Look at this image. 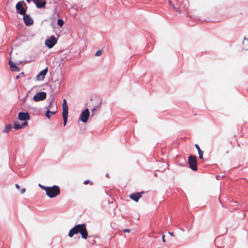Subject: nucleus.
I'll list each match as a JSON object with an SVG mask.
<instances>
[{"label":"nucleus","instance_id":"c756f323","mask_svg":"<svg viewBox=\"0 0 248 248\" xmlns=\"http://www.w3.org/2000/svg\"><path fill=\"white\" fill-rule=\"evenodd\" d=\"M162 239L163 242H165V235L164 234H163L162 236Z\"/></svg>","mask_w":248,"mask_h":248},{"label":"nucleus","instance_id":"6e6552de","mask_svg":"<svg viewBox=\"0 0 248 248\" xmlns=\"http://www.w3.org/2000/svg\"><path fill=\"white\" fill-rule=\"evenodd\" d=\"M23 20L25 23V24L27 26L31 25L33 23V19L30 17L29 15H27L25 14V15H23Z\"/></svg>","mask_w":248,"mask_h":248},{"label":"nucleus","instance_id":"f257e3e1","mask_svg":"<svg viewBox=\"0 0 248 248\" xmlns=\"http://www.w3.org/2000/svg\"><path fill=\"white\" fill-rule=\"evenodd\" d=\"M86 225L85 224H80L75 225L73 228L70 229L68 233L69 237H72L75 234L79 233L83 239H86L88 237V232L86 230Z\"/></svg>","mask_w":248,"mask_h":248},{"label":"nucleus","instance_id":"a878e982","mask_svg":"<svg viewBox=\"0 0 248 248\" xmlns=\"http://www.w3.org/2000/svg\"><path fill=\"white\" fill-rule=\"evenodd\" d=\"M27 124L28 123L25 121V122L22 124H21L22 128L24 127L25 125H27Z\"/></svg>","mask_w":248,"mask_h":248},{"label":"nucleus","instance_id":"2eb2a0df","mask_svg":"<svg viewBox=\"0 0 248 248\" xmlns=\"http://www.w3.org/2000/svg\"><path fill=\"white\" fill-rule=\"evenodd\" d=\"M195 146L198 151L199 158L200 159H202L203 158V151L201 150V149L198 144H195Z\"/></svg>","mask_w":248,"mask_h":248},{"label":"nucleus","instance_id":"7c9ffc66","mask_svg":"<svg viewBox=\"0 0 248 248\" xmlns=\"http://www.w3.org/2000/svg\"><path fill=\"white\" fill-rule=\"evenodd\" d=\"M25 188H23L21 189V193L23 194L25 192Z\"/></svg>","mask_w":248,"mask_h":248},{"label":"nucleus","instance_id":"4468645a","mask_svg":"<svg viewBox=\"0 0 248 248\" xmlns=\"http://www.w3.org/2000/svg\"><path fill=\"white\" fill-rule=\"evenodd\" d=\"M57 112V108L56 107L54 109L52 108V110H50L49 109H47V111L46 113V116L47 118L48 119L50 117V114H55Z\"/></svg>","mask_w":248,"mask_h":248},{"label":"nucleus","instance_id":"1a4fd4ad","mask_svg":"<svg viewBox=\"0 0 248 248\" xmlns=\"http://www.w3.org/2000/svg\"><path fill=\"white\" fill-rule=\"evenodd\" d=\"M47 67H46L45 69L40 71L36 77V80L40 81L43 80L44 79L45 76L47 74Z\"/></svg>","mask_w":248,"mask_h":248},{"label":"nucleus","instance_id":"39448f33","mask_svg":"<svg viewBox=\"0 0 248 248\" xmlns=\"http://www.w3.org/2000/svg\"><path fill=\"white\" fill-rule=\"evenodd\" d=\"M57 42V41L54 35H51L49 38L46 40L45 45L49 48H51L55 45Z\"/></svg>","mask_w":248,"mask_h":248},{"label":"nucleus","instance_id":"f704fd0d","mask_svg":"<svg viewBox=\"0 0 248 248\" xmlns=\"http://www.w3.org/2000/svg\"><path fill=\"white\" fill-rule=\"evenodd\" d=\"M19 76H16V78L18 79L19 78Z\"/></svg>","mask_w":248,"mask_h":248},{"label":"nucleus","instance_id":"6ab92c4d","mask_svg":"<svg viewBox=\"0 0 248 248\" xmlns=\"http://www.w3.org/2000/svg\"><path fill=\"white\" fill-rule=\"evenodd\" d=\"M12 128V124H7L5 126V128L3 130V132L4 133H8L11 130V129Z\"/></svg>","mask_w":248,"mask_h":248},{"label":"nucleus","instance_id":"b1692460","mask_svg":"<svg viewBox=\"0 0 248 248\" xmlns=\"http://www.w3.org/2000/svg\"><path fill=\"white\" fill-rule=\"evenodd\" d=\"M39 186L41 187L42 189L44 190L46 192L47 190V189L48 188V186H46L43 185H41L40 184H39Z\"/></svg>","mask_w":248,"mask_h":248},{"label":"nucleus","instance_id":"f03ea898","mask_svg":"<svg viewBox=\"0 0 248 248\" xmlns=\"http://www.w3.org/2000/svg\"><path fill=\"white\" fill-rule=\"evenodd\" d=\"M60 193V188L56 185H54L52 187L48 186L46 191V195L50 198L56 197Z\"/></svg>","mask_w":248,"mask_h":248},{"label":"nucleus","instance_id":"f3484780","mask_svg":"<svg viewBox=\"0 0 248 248\" xmlns=\"http://www.w3.org/2000/svg\"><path fill=\"white\" fill-rule=\"evenodd\" d=\"M14 127L16 130L21 129L22 128L21 124L17 121H15Z\"/></svg>","mask_w":248,"mask_h":248},{"label":"nucleus","instance_id":"4be33fe9","mask_svg":"<svg viewBox=\"0 0 248 248\" xmlns=\"http://www.w3.org/2000/svg\"><path fill=\"white\" fill-rule=\"evenodd\" d=\"M101 104V102L99 103V104L96 106H95L94 107H93L92 109H91V111L93 113H93H94V111L96 110H99L100 109V104Z\"/></svg>","mask_w":248,"mask_h":248},{"label":"nucleus","instance_id":"0eeeda50","mask_svg":"<svg viewBox=\"0 0 248 248\" xmlns=\"http://www.w3.org/2000/svg\"><path fill=\"white\" fill-rule=\"evenodd\" d=\"M90 116V112L88 108L85 109L81 114L79 119L83 123L87 122Z\"/></svg>","mask_w":248,"mask_h":248},{"label":"nucleus","instance_id":"aec40b11","mask_svg":"<svg viewBox=\"0 0 248 248\" xmlns=\"http://www.w3.org/2000/svg\"><path fill=\"white\" fill-rule=\"evenodd\" d=\"M54 100L53 98H52L50 100L48 105L46 107V108L47 109H49V108H52V105L54 103Z\"/></svg>","mask_w":248,"mask_h":248},{"label":"nucleus","instance_id":"393cba45","mask_svg":"<svg viewBox=\"0 0 248 248\" xmlns=\"http://www.w3.org/2000/svg\"><path fill=\"white\" fill-rule=\"evenodd\" d=\"M102 50H99L96 51L95 55L96 56H99L102 54Z\"/></svg>","mask_w":248,"mask_h":248},{"label":"nucleus","instance_id":"f8f14e48","mask_svg":"<svg viewBox=\"0 0 248 248\" xmlns=\"http://www.w3.org/2000/svg\"><path fill=\"white\" fill-rule=\"evenodd\" d=\"M144 193V192L142 191L140 192H137L132 194L130 195L129 197L133 201L137 202L139 200L141 197L142 195Z\"/></svg>","mask_w":248,"mask_h":248},{"label":"nucleus","instance_id":"ddd939ff","mask_svg":"<svg viewBox=\"0 0 248 248\" xmlns=\"http://www.w3.org/2000/svg\"><path fill=\"white\" fill-rule=\"evenodd\" d=\"M9 64L11 71L16 72L19 71V68L11 61H9Z\"/></svg>","mask_w":248,"mask_h":248},{"label":"nucleus","instance_id":"dca6fc26","mask_svg":"<svg viewBox=\"0 0 248 248\" xmlns=\"http://www.w3.org/2000/svg\"><path fill=\"white\" fill-rule=\"evenodd\" d=\"M68 111L62 112V117L63 119L64 126L66 125L67 121Z\"/></svg>","mask_w":248,"mask_h":248},{"label":"nucleus","instance_id":"c85d7f7f","mask_svg":"<svg viewBox=\"0 0 248 248\" xmlns=\"http://www.w3.org/2000/svg\"><path fill=\"white\" fill-rule=\"evenodd\" d=\"M123 232H130V230L129 229H124L123 230Z\"/></svg>","mask_w":248,"mask_h":248},{"label":"nucleus","instance_id":"72a5a7b5","mask_svg":"<svg viewBox=\"0 0 248 248\" xmlns=\"http://www.w3.org/2000/svg\"><path fill=\"white\" fill-rule=\"evenodd\" d=\"M106 176L107 177H109V176H108V174L107 173V174H106Z\"/></svg>","mask_w":248,"mask_h":248},{"label":"nucleus","instance_id":"a211bd4d","mask_svg":"<svg viewBox=\"0 0 248 248\" xmlns=\"http://www.w3.org/2000/svg\"><path fill=\"white\" fill-rule=\"evenodd\" d=\"M62 112L64 111H68V107L67 105L66 101L65 99H64L63 100V103H62Z\"/></svg>","mask_w":248,"mask_h":248},{"label":"nucleus","instance_id":"c9c22d12","mask_svg":"<svg viewBox=\"0 0 248 248\" xmlns=\"http://www.w3.org/2000/svg\"><path fill=\"white\" fill-rule=\"evenodd\" d=\"M28 2H29L31 0H26Z\"/></svg>","mask_w":248,"mask_h":248},{"label":"nucleus","instance_id":"423d86ee","mask_svg":"<svg viewBox=\"0 0 248 248\" xmlns=\"http://www.w3.org/2000/svg\"><path fill=\"white\" fill-rule=\"evenodd\" d=\"M46 97V93L45 92H41L37 93L33 97L34 101L38 102L45 100Z\"/></svg>","mask_w":248,"mask_h":248},{"label":"nucleus","instance_id":"cd10ccee","mask_svg":"<svg viewBox=\"0 0 248 248\" xmlns=\"http://www.w3.org/2000/svg\"><path fill=\"white\" fill-rule=\"evenodd\" d=\"M243 44L245 43H248V39H246V38H244V41H243Z\"/></svg>","mask_w":248,"mask_h":248},{"label":"nucleus","instance_id":"5701e85b","mask_svg":"<svg viewBox=\"0 0 248 248\" xmlns=\"http://www.w3.org/2000/svg\"><path fill=\"white\" fill-rule=\"evenodd\" d=\"M64 22L62 19L59 18L57 21V24L60 27H62L63 25Z\"/></svg>","mask_w":248,"mask_h":248},{"label":"nucleus","instance_id":"7ed1b4c3","mask_svg":"<svg viewBox=\"0 0 248 248\" xmlns=\"http://www.w3.org/2000/svg\"><path fill=\"white\" fill-rule=\"evenodd\" d=\"M27 6L24 0L18 1L16 5V9L17 13L21 15H25L27 11Z\"/></svg>","mask_w":248,"mask_h":248},{"label":"nucleus","instance_id":"20e7f679","mask_svg":"<svg viewBox=\"0 0 248 248\" xmlns=\"http://www.w3.org/2000/svg\"><path fill=\"white\" fill-rule=\"evenodd\" d=\"M188 164L189 167L193 171L197 170V158L195 156L190 155L188 156Z\"/></svg>","mask_w":248,"mask_h":248},{"label":"nucleus","instance_id":"2f4dec72","mask_svg":"<svg viewBox=\"0 0 248 248\" xmlns=\"http://www.w3.org/2000/svg\"><path fill=\"white\" fill-rule=\"evenodd\" d=\"M169 233L170 234V235L172 236H174V234H173V233L172 232H169Z\"/></svg>","mask_w":248,"mask_h":248},{"label":"nucleus","instance_id":"412c9836","mask_svg":"<svg viewBox=\"0 0 248 248\" xmlns=\"http://www.w3.org/2000/svg\"><path fill=\"white\" fill-rule=\"evenodd\" d=\"M169 3L170 4V6H171V7H172V8H173L174 10H175L176 11H178V12H179V8L176 7L174 4H172V2L171 1V0H169Z\"/></svg>","mask_w":248,"mask_h":248},{"label":"nucleus","instance_id":"473e14b6","mask_svg":"<svg viewBox=\"0 0 248 248\" xmlns=\"http://www.w3.org/2000/svg\"><path fill=\"white\" fill-rule=\"evenodd\" d=\"M16 186L17 188L19 189L20 188L18 184L16 185Z\"/></svg>","mask_w":248,"mask_h":248},{"label":"nucleus","instance_id":"9d476101","mask_svg":"<svg viewBox=\"0 0 248 248\" xmlns=\"http://www.w3.org/2000/svg\"><path fill=\"white\" fill-rule=\"evenodd\" d=\"M18 119L21 121H27L30 119V116L28 112H20L18 113Z\"/></svg>","mask_w":248,"mask_h":248},{"label":"nucleus","instance_id":"bb28decb","mask_svg":"<svg viewBox=\"0 0 248 248\" xmlns=\"http://www.w3.org/2000/svg\"><path fill=\"white\" fill-rule=\"evenodd\" d=\"M90 182V180H86L84 181V182H83V184L85 185H87V184H89Z\"/></svg>","mask_w":248,"mask_h":248},{"label":"nucleus","instance_id":"9b49d317","mask_svg":"<svg viewBox=\"0 0 248 248\" xmlns=\"http://www.w3.org/2000/svg\"><path fill=\"white\" fill-rule=\"evenodd\" d=\"M33 2L35 4L37 8L39 9L45 8L46 5V1L45 0H33Z\"/></svg>","mask_w":248,"mask_h":248}]
</instances>
